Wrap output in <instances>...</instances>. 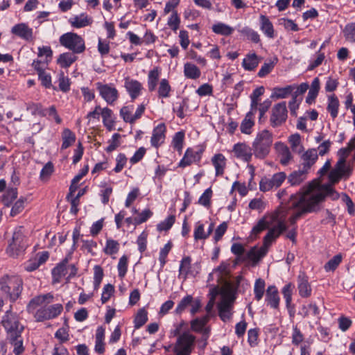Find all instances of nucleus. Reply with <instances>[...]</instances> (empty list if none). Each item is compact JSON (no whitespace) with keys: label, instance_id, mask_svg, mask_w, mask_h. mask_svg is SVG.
<instances>
[{"label":"nucleus","instance_id":"1","mask_svg":"<svg viewBox=\"0 0 355 355\" xmlns=\"http://www.w3.org/2000/svg\"><path fill=\"white\" fill-rule=\"evenodd\" d=\"M327 184H321L317 181H312L304 187L302 192L291 196L286 207L291 211L288 221L293 225L303 215L308 213L318 212L326 197L332 200L339 198V193L333 186L338 183L343 176L336 170L332 169L329 174Z\"/></svg>","mask_w":355,"mask_h":355},{"label":"nucleus","instance_id":"2","mask_svg":"<svg viewBox=\"0 0 355 355\" xmlns=\"http://www.w3.org/2000/svg\"><path fill=\"white\" fill-rule=\"evenodd\" d=\"M291 211L286 206L281 207L273 216L274 220L277 221V225L270 229L263 239V245L260 248L254 247L247 254L249 259L254 263L261 259L267 253L272 242L286 230L285 219Z\"/></svg>","mask_w":355,"mask_h":355},{"label":"nucleus","instance_id":"3","mask_svg":"<svg viewBox=\"0 0 355 355\" xmlns=\"http://www.w3.org/2000/svg\"><path fill=\"white\" fill-rule=\"evenodd\" d=\"M53 295L51 293L36 296L28 304V311L33 313L38 306H42L34 313V318L36 321L42 322L55 318L62 313L63 306L61 304H55L46 306L48 304L53 302Z\"/></svg>","mask_w":355,"mask_h":355},{"label":"nucleus","instance_id":"4","mask_svg":"<svg viewBox=\"0 0 355 355\" xmlns=\"http://www.w3.org/2000/svg\"><path fill=\"white\" fill-rule=\"evenodd\" d=\"M272 142L273 135L271 132L268 130L259 132L252 144L254 156L260 159L266 158L270 151Z\"/></svg>","mask_w":355,"mask_h":355},{"label":"nucleus","instance_id":"5","mask_svg":"<svg viewBox=\"0 0 355 355\" xmlns=\"http://www.w3.org/2000/svg\"><path fill=\"white\" fill-rule=\"evenodd\" d=\"M0 290L15 301L23 290V280L19 275H5L0 279Z\"/></svg>","mask_w":355,"mask_h":355},{"label":"nucleus","instance_id":"6","mask_svg":"<svg viewBox=\"0 0 355 355\" xmlns=\"http://www.w3.org/2000/svg\"><path fill=\"white\" fill-rule=\"evenodd\" d=\"M28 245V240L24 235L23 227H17L13 232L11 241L8 243L6 253L11 257L17 258L24 252Z\"/></svg>","mask_w":355,"mask_h":355},{"label":"nucleus","instance_id":"7","mask_svg":"<svg viewBox=\"0 0 355 355\" xmlns=\"http://www.w3.org/2000/svg\"><path fill=\"white\" fill-rule=\"evenodd\" d=\"M196 338L189 331H184L177 338L173 347L174 355H191Z\"/></svg>","mask_w":355,"mask_h":355},{"label":"nucleus","instance_id":"8","mask_svg":"<svg viewBox=\"0 0 355 355\" xmlns=\"http://www.w3.org/2000/svg\"><path fill=\"white\" fill-rule=\"evenodd\" d=\"M62 46L71 51L73 53H82L85 50L83 38L74 33H67L60 37Z\"/></svg>","mask_w":355,"mask_h":355},{"label":"nucleus","instance_id":"9","mask_svg":"<svg viewBox=\"0 0 355 355\" xmlns=\"http://www.w3.org/2000/svg\"><path fill=\"white\" fill-rule=\"evenodd\" d=\"M1 324L7 333V336L22 333L24 330V326L19 321L18 315L11 311H6L2 318Z\"/></svg>","mask_w":355,"mask_h":355},{"label":"nucleus","instance_id":"10","mask_svg":"<svg viewBox=\"0 0 355 355\" xmlns=\"http://www.w3.org/2000/svg\"><path fill=\"white\" fill-rule=\"evenodd\" d=\"M234 298L229 291H223L221 300L218 304L219 316L224 322L229 320L232 316V308Z\"/></svg>","mask_w":355,"mask_h":355},{"label":"nucleus","instance_id":"11","mask_svg":"<svg viewBox=\"0 0 355 355\" xmlns=\"http://www.w3.org/2000/svg\"><path fill=\"white\" fill-rule=\"evenodd\" d=\"M288 111L285 101L275 105L271 110L270 123L272 127L282 125L287 119Z\"/></svg>","mask_w":355,"mask_h":355},{"label":"nucleus","instance_id":"12","mask_svg":"<svg viewBox=\"0 0 355 355\" xmlns=\"http://www.w3.org/2000/svg\"><path fill=\"white\" fill-rule=\"evenodd\" d=\"M286 178L284 172L275 173L271 178H263L259 182V189L263 192L276 189L282 184Z\"/></svg>","mask_w":355,"mask_h":355},{"label":"nucleus","instance_id":"13","mask_svg":"<svg viewBox=\"0 0 355 355\" xmlns=\"http://www.w3.org/2000/svg\"><path fill=\"white\" fill-rule=\"evenodd\" d=\"M232 153L234 157L246 163L251 162L254 155L252 148L245 142L235 144Z\"/></svg>","mask_w":355,"mask_h":355},{"label":"nucleus","instance_id":"14","mask_svg":"<svg viewBox=\"0 0 355 355\" xmlns=\"http://www.w3.org/2000/svg\"><path fill=\"white\" fill-rule=\"evenodd\" d=\"M96 88L99 92L101 96L109 105L113 104L119 98L117 89L112 85L96 83Z\"/></svg>","mask_w":355,"mask_h":355},{"label":"nucleus","instance_id":"15","mask_svg":"<svg viewBox=\"0 0 355 355\" xmlns=\"http://www.w3.org/2000/svg\"><path fill=\"white\" fill-rule=\"evenodd\" d=\"M200 269V264L195 263L191 265V259L190 257H185L182 258L180 262L179 268V277L186 279L189 275L195 276L198 273Z\"/></svg>","mask_w":355,"mask_h":355},{"label":"nucleus","instance_id":"16","mask_svg":"<svg viewBox=\"0 0 355 355\" xmlns=\"http://www.w3.org/2000/svg\"><path fill=\"white\" fill-rule=\"evenodd\" d=\"M124 87L132 101L140 96L144 90V87L139 81L129 76L124 78Z\"/></svg>","mask_w":355,"mask_h":355},{"label":"nucleus","instance_id":"17","mask_svg":"<svg viewBox=\"0 0 355 355\" xmlns=\"http://www.w3.org/2000/svg\"><path fill=\"white\" fill-rule=\"evenodd\" d=\"M202 152L203 150L201 149L195 150L193 148H188L182 159L180 160L179 166L184 168L192 164L199 163L202 157Z\"/></svg>","mask_w":355,"mask_h":355},{"label":"nucleus","instance_id":"18","mask_svg":"<svg viewBox=\"0 0 355 355\" xmlns=\"http://www.w3.org/2000/svg\"><path fill=\"white\" fill-rule=\"evenodd\" d=\"M318 158V154L315 148L308 149L300 157L302 168L307 172L314 165Z\"/></svg>","mask_w":355,"mask_h":355},{"label":"nucleus","instance_id":"19","mask_svg":"<svg viewBox=\"0 0 355 355\" xmlns=\"http://www.w3.org/2000/svg\"><path fill=\"white\" fill-rule=\"evenodd\" d=\"M275 149L280 158L282 165H288L293 159V155L289 148L284 143L279 141L275 143Z\"/></svg>","mask_w":355,"mask_h":355},{"label":"nucleus","instance_id":"20","mask_svg":"<svg viewBox=\"0 0 355 355\" xmlns=\"http://www.w3.org/2000/svg\"><path fill=\"white\" fill-rule=\"evenodd\" d=\"M166 128L164 123L158 124L153 130L150 139L151 145L158 148L164 142Z\"/></svg>","mask_w":355,"mask_h":355},{"label":"nucleus","instance_id":"21","mask_svg":"<svg viewBox=\"0 0 355 355\" xmlns=\"http://www.w3.org/2000/svg\"><path fill=\"white\" fill-rule=\"evenodd\" d=\"M209 319L208 315H205L202 318H196L191 322V329L195 332L202 334L203 336H205V339L208 338L209 333V328L205 327Z\"/></svg>","mask_w":355,"mask_h":355},{"label":"nucleus","instance_id":"22","mask_svg":"<svg viewBox=\"0 0 355 355\" xmlns=\"http://www.w3.org/2000/svg\"><path fill=\"white\" fill-rule=\"evenodd\" d=\"M297 288L302 297H309L311 295V287L309 283L308 277L304 272H300L297 277Z\"/></svg>","mask_w":355,"mask_h":355},{"label":"nucleus","instance_id":"23","mask_svg":"<svg viewBox=\"0 0 355 355\" xmlns=\"http://www.w3.org/2000/svg\"><path fill=\"white\" fill-rule=\"evenodd\" d=\"M12 33L18 37L29 41L33 39V29L24 23L14 26L11 30Z\"/></svg>","mask_w":355,"mask_h":355},{"label":"nucleus","instance_id":"24","mask_svg":"<svg viewBox=\"0 0 355 355\" xmlns=\"http://www.w3.org/2000/svg\"><path fill=\"white\" fill-rule=\"evenodd\" d=\"M211 161L216 171V176H222L226 167L225 157L221 153H217L211 157Z\"/></svg>","mask_w":355,"mask_h":355},{"label":"nucleus","instance_id":"25","mask_svg":"<svg viewBox=\"0 0 355 355\" xmlns=\"http://www.w3.org/2000/svg\"><path fill=\"white\" fill-rule=\"evenodd\" d=\"M278 291L275 286H269L266 290V301L273 309H277L279 304Z\"/></svg>","mask_w":355,"mask_h":355},{"label":"nucleus","instance_id":"26","mask_svg":"<svg viewBox=\"0 0 355 355\" xmlns=\"http://www.w3.org/2000/svg\"><path fill=\"white\" fill-rule=\"evenodd\" d=\"M69 21L73 27L80 28L90 25L92 23V19L86 13H81L70 18Z\"/></svg>","mask_w":355,"mask_h":355},{"label":"nucleus","instance_id":"27","mask_svg":"<svg viewBox=\"0 0 355 355\" xmlns=\"http://www.w3.org/2000/svg\"><path fill=\"white\" fill-rule=\"evenodd\" d=\"M7 339L12 346V352L15 355H20L23 353L24 347L23 346L21 333L14 334L12 336H7Z\"/></svg>","mask_w":355,"mask_h":355},{"label":"nucleus","instance_id":"28","mask_svg":"<svg viewBox=\"0 0 355 355\" xmlns=\"http://www.w3.org/2000/svg\"><path fill=\"white\" fill-rule=\"evenodd\" d=\"M68 258H65L52 270L53 282H59L62 277L67 274Z\"/></svg>","mask_w":355,"mask_h":355},{"label":"nucleus","instance_id":"29","mask_svg":"<svg viewBox=\"0 0 355 355\" xmlns=\"http://www.w3.org/2000/svg\"><path fill=\"white\" fill-rule=\"evenodd\" d=\"M307 173L308 172L302 168L295 171L288 176V182L291 186L300 185L306 179Z\"/></svg>","mask_w":355,"mask_h":355},{"label":"nucleus","instance_id":"30","mask_svg":"<svg viewBox=\"0 0 355 355\" xmlns=\"http://www.w3.org/2000/svg\"><path fill=\"white\" fill-rule=\"evenodd\" d=\"M260 29L268 38H274L275 31L272 22L268 17L261 15L260 16Z\"/></svg>","mask_w":355,"mask_h":355},{"label":"nucleus","instance_id":"31","mask_svg":"<svg viewBox=\"0 0 355 355\" xmlns=\"http://www.w3.org/2000/svg\"><path fill=\"white\" fill-rule=\"evenodd\" d=\"M184 75L186 78L196 80L200 78L201 71L200 69L193 63L186 62L184 64Z\"/></svg>","mask_w":355,"mask_h":355},{"label":"nucleus","instance_id":"32","mask_svg":"<svg viewBox=\"0 0 355 355\" xmlns=\"http://www.w3.org/2000/svg\"><path fill=\"white\" fill-rule=\"evenodd\" d=\"M73 52L60 54L57 60L58 64L62 68L69 67L77 60V56Z\"/></svg>","mask_w":355,"mask_h":355},{"label":"nucleus","instance_id":"33","mask_svg":"<svg viewBox=\"0 0 355 355\" xmlns=\"http://www.w3.org/2000/svg\"><path fill=\"white\" fill-rule=\"evenodd\" d=\"M211 30L214 33L223 36H230L234 31L233 27L223 22L214 24L211 27Z\"/></svg>","mask_w":355,"mask_h":355},{"label":"nucleus","instance_id":"34","mask_svg":"<svg viewBox=\"0 0 355 355\" xmlns=\"http://www.w3.org/2000/svg\"><path fill=\"white\" fill-rule=\"evenodd\" d=\"M320 87V80L318 78H315L311 83L309 91L308 92V95L306 98V102L308 104H312L315 101L318 94Z\"/></svg>","mask_w":355,"mask_h":355},{"label":"nucleus","instance_id":"35","mask_svg":"<svg viewBox=\"0 0 355 355\" xmlns=\"http://www.w3.org/2000/svg\"><path fill=\"white\" fill-rule=\"evenodd\" d=\"M319 313V308L315 303L302 305L298 313L303 318H307L310 315L318 317Z\"/></svg>","mask_w":355,"mask_h":355},{"label":"nucleus","instance_id":"36","mask_svg":"<svg viewBox=\"0 0 355 355\" xmlns=\"http://www.w3.org/2000/svg\"><path fill=\"white\" fill-rule=\"evenodd\" d=\"M104 126L111 131L114 129V121L112 117V111L108 107H104L101 112Z\"/></svg>","mask_w":355,"mask_h":355},{"label":"nucleus","instance_id":"37","mask_svg":"<svg viewBox=\"0 0 355 355\" xmlns=\"http://www.w3.org/2000/svg\"><path fill=\"white\" fill-rule=\"evenodd\" d=\"M288 142L294 153L300 154L304 151V148L302 144L301 137L299 134L291 135L288 137Z\"/></svg>","mask_w":355,"mask_h":355},{"label":"nucleus","instance_id":"38","mask_svg":"<svg viewBox=\"0 0 355 355\" xmlns=\"http://www.w3.org/2000/svg\"><path fill=\"white\" fill-rule=\"evenodd\" d=\"M339 101L338 97L335 94H332L328 96L327 110L330 113L332 119L337 117L338 114L339 108Z\"/></svg>","mask_w":355,"mask_h":355},{"label":"nucleus","instance_id":"39","mask_svg":"<svg viewBox=\"0 0 355 355\" xmlns=\"http://www.w3.org/2000/svg\"><path fill=\"white\" fill-rule=\"evenodd\" d=\"M258 64L259 58L254 53L248 54L242 62L243 68L248 71L254 70Z\"/></svg>","mask_w":355,"mask_h":355},{"label":"nucleus","instance_id":"40","mask_svg":"<svg viewBox=\"0 0 355 355\" xmlns=\"http://www.w3.org/2000/svg\"><path fill=\"white\" fill-rule=\"evenodd\" d=\"M256 112H252L250 110L249 112L245 119L243 120L241 124V131L243 134L250 135L251 133V130L254 124L252 116Z\"/></svg>","mask_w":355,"mask_h":355},{"label":"nucleus","instance_id":"41","mask_svg":"<svg viewBox=\"0 0 355 355\" xmlns=\"http://www.w3.org/2000/svg\"><path fill=\"white\" fill-rule=\"evenodd\" d=\"M62 149H67L76 141L75 134L69 128H64L62 132Z\"/></svg>","mask_w":355,"mask_h":355},{"label":"nucleus","instance_id":"42","mask_svg":"<svg viewBox=\"0 0 355 355\" xmlns=\"http://www.w3.org/2000/svg\"><path fill=\"white\" fill-rule=\"evenodd\" d=\"M160 73L159 67H155L149 71L148 75V87L149 91L152 92L155 89Z\"/></svg>","mask_w":355,"mask_h":355},{"label":"nucleus","instance_id":"43","mask_svg":"<svg viewBox=\"0 0 355 355\" xmlns=\"http://www.w3.org/2000/svg\"><path fill=\"white\" fill-rule=\"evenodd\" d=\"M148 321V312L145 309H140L134 320V327L135 329L141 328Z\"/></svg>","mask_w":355,"mask_h":355},{"label":"nucleus","instance_id":"44","mask_svg":"<svg viewBox=\"0 0 355 355\" xmlns=\"http://www.w3.org/2000/svg\"><path fill=\"white\" fill-rule=\"evenodd\" d=\"M264 92V88L263 87H259L257 89H255L252 94L250 95V99H251V110L252 112H256L257 109V106L259 103V97L263 94Z\"/></svg>","mask_w":355,"mask_h":355},{"label":"nucleus","instance_id":"45","mask_svg":"<svg viewBox=\"0 0 355 355\" xmlns=\"http://www.w3.org/2000/svg\"><path fill=\"white\" fill-rule=\"evenodd\" d=\"M119 247L120 245L118 241L112 239H108L106 240L103 252L107 255L115 254L119 252Z\"/></svg>","mask_w":355,"mask_h":355},{"label":"nucleus","instance_id":"46","mask_svg":"<svg viewBox=\"0 0 355 355\" xmlns=\"http://www.w3.org/2000/svg\"><path fill=\"white\" fill-rule=\"evenodd\" d=\"M334 169H336L343 176V178H348L352 173V169L346 164L344 159H340L337 162Z\"/></svg>","mask_w":355,"mask_h":355},{"label":"nucleus","instance_id":"47","mask_svg":"<svg viewBox=\"0 0 355 355\" xmlns=\"http://www.w3.org/2000/svg\"><path fill=\"white\" fill-rule=\"evenodd\" d=\"M133 105L123 107L120 110V115L126 123H134V114H132Z\"/></svg>","mask_w":355,"mask_h":355},{"label":"nucleus","instance_id":"48","mask_svg":"<svg viewBox=\"0 0 355 355\" xmlns=\"http://www.w3.org/2000/svg\"><path fill=\"white\" fill-rule=\"evenodd\" d=\"M265 282L262 279H257L254 286V298L259 301L262 299L265 291Z\"/></svg>","mask_w":355,"mask_h":355},{"label":"nucleus","instance_id":"49","mask_svg":"<svg viewBox=\"0 0 355 355\" xmlns=\"http://www.w3.org/2000/svg\"><path fill=\"white\" fill-rule=\"evenodd\" d=\"M171 87L168 81L164 78L162 79L158 87V96L159 98H168L170 96Z\"/></svg>","mask_w":355,"mask_h":355},{"label":"nucleus","instance_id":"50","mask_svg":"<svg viewBox=\"0 0 355 355\" xmlns=\"http://www.w3.org/2000/svg\"><path fill=\"white\" fill-rule=\"evenodd\" d=\"M239 31L241 34L246 36L248 40H250L254 43H258L260 41L259 35L257 33V32L250 28V27L245 26Z\"/></svg>","mask_w":355,"mask_h":355},{"label":"nucleus","instance_id":"51","mask_svg":"<svg viewBox=\"0 0 355 355\" xmlns=\"http://www.w3.org/2000/svg\"><path fill=\"white\" fill-rule=\"evenodd\" d=\"M168 26L174 32H176L180 25V17L178 11H173L167 20Z\"/></svg>","mask_w":355,"mask_h":355},{"label":"nucleus","instance_id":"52","mask_svg":"<svg viewBox=\"0 0 355 355\" xmlns=\"http://www.w3.org/2000/svg\"><path fill=\"white\" fill-rule=\"evenodd\" d=\"M342 261L341 254H336L324 266L326 272L334 271Z\"/></svg>","mask_w":355,"mask_h":355},{"label":"nucleus","instance_id":"53","mask_svg":"<svg viewBox=\"0 0 355 355\" xmlns=\"http://www.w3.org/2000/svg\"><path fill=\"white\" fill-rule=\"evenodd\" d=\"M292 92V87L287 86L286 87H276L273 89L271 97L278 98H284Z\"/></svg>","mask_w":355,"mask_h":355},{"label":"nucleus","instance_id":"54","mask_svg":"<svg viewBox=\"0 0 355 355\" xmlns=\"http://www.w3.org/2000/svg\"><path fill=\"white\" fill-rule=\"evenodd\" d=\"M345 39L349 42H355V23H350L343 29Z\"/></svg>","mask_w":355,"mask_h":355},{"label":"nucleus","instance_id":"55","mask_svg":"<svg viewBox=\"0 0 355 355\" xmlns=\"http://www.w3.org/2000/svg\"><path fill=\"white\" fill-rule=\"evenodd\" d=\"M295 286L292 283L286 284L282 289L283 297L286 302V305L290 306L292 302V295Z\"/></svg>","mask_w":355,"mask_h":355},{"label":"nucleus","instance_id":"56","mask_svg":"<svg viewBox=\"0 0 355 355\" xmlns=\"http://www.w3.org/2000/svg\"><path fill=\"white\" fill-rule=\"evenodd\" d=\"M120 138V134L114 133L112 138L108 141L109 145L105 148L106 152L111 153L116 150L121 144Z\"/></svg>","mask_w":355,"mask_h":355},{"label":"nucleus","instance_id":"57","mask_svg":"<svg viewBox=\"0 0 355 355\" xmlns=\"http://www.w3.org/2000/svg\"><path fill=\"white\" fill-rule=\"evenodd\" d=\"M193 302V297L191 295H187L183 297L178 304L175 312L176 314H181L186 308L191 304Z\"/></svg>","mask_w":355,"mask_h":355},{"label":"nucleus","instance_id":"58","mask_svg":"<svg viewBox=\"0 0 355 355\" xmlns=\"http://www.w3.org/2000/svg\"><path fill=\"white\" fill-rule=\"evenodd\" d=\"M175 220V218L173 215H171L168 217H167L164 220L159 223L157 226V229L159 232L162 231H167L174 224Z\"/></svg>","mask_w":355,"mask_h":355},{"label":"nucleus","instance_id":"59","mask_svg":"<svg viewBox=\"0 0 355 355\" xmlns=\"http://www.w3.org/2000/svg\"><path fill=\"white\" fill-rule=\"evenodd\" d=\"M270 223L265 218L261 219L257 224L252 228L251 232L252 236H256L260 232L269 227Z\"/></svg>","mask_w":355,"mask_h":355},{"label":"nucleus","instance_id":"60","mask_svg":"<svg viewBox=\"0 0 355 355\" xmlns=\"http://www.w3.org/2000/svg\"><path fill=\"white\" fill-rule=\"evenodd\" d=\"M128 257L125 255L122 256L119 261L117 269L119 272V277L123 278L128 270Z\"/></svg>","mask_w":355,"mask_h":355},{"label":"nucleus","instance_id":"61","mask_svg":"<svg viewBox=\"0 0 355 355\" xmlns=\"http://www.w3.org/2000/svg\"><path fill=\"white\" fill-rule=\"evenodd\" d=\"M103 277V270L102 268L96 265L94 267V288L96 289L99 287L101 281Z\"/></svg>","mask_w":355,"mask_h":355},{"label":"nucleus","instance_id":"62","mask_svg":"<svg viewBox=\"0 0 355 355\" xmlns=\"http://www.w3.org/2000/svg\"><path fill=\"white\" fill-rule=\"evenodd\" d=\"M42 114L43 116H48L49 118H53L58 124L62 123V119L58 114L55 107L54 105L43 110Z\"/></svg>","mask_w":355,"mask_h":355},{"label":"nucleus","instance_id":"63","mask_svg":"<svg viewBox=\"0 0 355 355\" xmlns=\"http://www.w3.org/2000/svg\"><path fill=\"white\" fill-rule=\"evenodd\" d=\"M193 236L195 240H202L208 238V234L205 231L203 224L198 222L196 225Z\"/></svg>","mask_w":355,"mask_h":355},{"label":"nucleus","instance_id":"64","mask_svg":"<svg viewBox=\"0 0 355 355\" xmlns=\"http://www.w3.org/2000/svg\"><path fill=\"white\" fill-rule=\"evenodd\" d=\"M53 164L49 162L42 168L40 172V179L43 181L47 180L53 172Z\"/></svg>","mask_w":355,"mask_h":355}]
</instances>
